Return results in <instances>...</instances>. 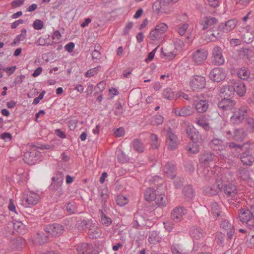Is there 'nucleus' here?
Returning a JSON list of instances; mask_svg holds the SVG:
<instances>
[{"mask_svg":"<svg viewBox=\"0 0 254 254\" xmlns=\"http://www.w3.org/2000/svg\"><path fill=\"white\" fill-rule=\"evenodd\" d=\"M238 21L235 19H230L225 23H221L219 28L221 29L223 32H229L233 30L237 24Z\"/></svg>","mask_w":254,"mask_h":254,"instance_id":"20","label":"nucleus"},{"mask_svg":"<svg viewBox=\"0 0 254 254\" xmlns=\"http://www.w3.org/2000/svg\"><path fill=\"white\" fill-rule=\"evenodd\" d=\"M221 93L224 94V98L231 97L234 94V89L230 85L225 86L221 89Z\"/></svg>","mask_w":254,"mask_h":254,"instance_id":"42","label":"nucleus"},{"mask_svg":"<svg viewBox=\"0 0 254 254\" xmlns=\"http://www.w3.org/2000/svg\"><path fill=\"white\" fill-rule=\"evenodd\" d=\"M16 69V66L15 65L5 67L1 64H0V70L6 72L7 74L9 76L13 74Z\"/></svg>","mask_w":254,"mask_h":254,"instance_id":"52","label":"nucleus"},{"mask_svg":"<svg viewBox=\"0 0 254 254\" xmlns=\"http://www.w3.org/2000/svg\"><path fill=\"white\" fill-rule=\"evenodd\" d=\"M160 237L156 231H152L149 234L148 241L150 243L155 244L159 241Z\"/></svg>","mask_w":254,"mask_h":254,"instance_id":"48","label":"nucleus"},{"mask_svg":"<svg viewBox=\"0 0 254 254\" xmlns=\"http://www.w3.org/2000/svg\"><path fill=\"white\" fill-rule=\"evenodd\" d=\"M233 113V115L230 118V122L234 125L241 124L248 117V111L245 106L240 107Z\"/></svg>","mask_w":254,"mask_h":254,"instance_id":"5","label":"nucleus"},{"mask_svg":"<svg viewBox=\"0 0 254 254\" xmlns=\"http://www.w3.org/2000/svg\"><path fill=\"white\" fill-rule=\"evenodd\" d=\"M186 133L190 139L194 142H197L201 139L200 133L192 126H189L186 128Z\"/></svg>","mask_w":254,"mask_h":254,"instance_id":"18","label":"nucleus"},{"mask_svg":"<svg viewBox=\"0 0 254 254\" xmlns=\"http://www.w3.org/2000/svg\"><path fill=\"white\" fill-rule=\"evenodd\" d=\"M39 158L40 153L36 150H33L25 153L23 160L29 165H33Z\"/></svg>","mask_w":254,"mask_h":254,"instance_id":"15","label":"nucleus"},{"mask_svg":"<svg viewBox=\"0 0 254 254\" xmlns=\"http://www.w3.org/2000/svg\"><path fill=\"white\" fill-rule=\"evenodd\" d=\"M246 151L240 155V160L244 165L251 166L254 163V155L251 152L254 150V141L250 140L244 144Z\"/></svg>","mask_w":254,"mask_h":254,"instance_id":"2","label":"nucleus"},{"mask_svg":"<svg viewBox=\"0 0 254 254\" xmlns=\"http://www.w3.org/2000/svg\"><path fill=\"white\" fill-rule=\"evenodd\" d=\"M45 231L48 234L56 237L61 235L63 233L64 229L62 225L55 223L46 226Z\"/></svg>","mask_w":254,"mask_h":254,"instance_id":"10","label":"nucleus"},{"mask_svg":"<svg viewBox=\"0 0 254 254\" xmlns=\"http://www.w3.org/2000/svg\"><path fill=\"white\" fill-rule=\"evenodd\" d=\"M64 175L61 173H56L52 178V182L49 188L52 191L58 190L62 186L64 181Z\"/></svg>","mask_w":254,"mask_h":254,"instance_id":"11","label":"nucleus"},{"mask_svg":"<svg viewBox=\"0 0 254 254\" xmlns=\"http://www.w3.org/2000/svg\"><path fill=\"white\" fill-rule=\"evenodd\" d=\"M116 202L118 205L124 206L128 203V199L123 195H119L117 197Z\"/></svg>","mask_w":254,"mask_h":254,"instance_id":"50","label":"nucleus"},{"mask_svg":"<svg viewBox=\"0 0 254 254\" xmlns=\"http://www.w3.org/2000/svg\"><path fill=\"white\" fill-rule=\"evenodd\" d=\"M163 224L165 230L169 232H171L173 230L174 227V224L173 222L169 221L164 222Z\"/></svg>","mask_w":254,"mask_h":254,"instance_id":"63","label":"nucleus"},{"mask_svg":"<svg viewBox=\"0 0 254 254\" xmlns=\"http://www.w3.org/2000/svg\"><path fill=\"white\" fill-rule=\"evenodd\" d=\"M100 66H98L95 68H91L87 71L85 74V76L87 77H91L97 74L99 71V69Z\"/></svg>","mask_w":254,"mask_h":254,"instance_id":"57","label":"nucleus"},{"mask_svg":"<svg viewBox=\"0 0 254 254\" xmlns=\"http://www.w3.org/2000/svg\"><path fill=\"white\" fill-rule=\"evenodd\" d=\"M155 203L160 206L164 207L166 206V201L164 196L160 194H157L154 200Z\"/></svg>","mask_w":254,"mask_h":254,"instance_id":"49","label":"nucleus"},{"mask_svg":"<svg viewBox=\"0 0 254 254\" xmlns=\"http://www.w3.org/2000/svg\"><path fill=\"white\" fill-rule=\"evenodd\" d=\"M236 105V102L231 98H224L218 104L219 109L223 111H228L233 109Z\"/></svg>","mask_w":254,"mask_h":254,"instance_id":"17","label":"nucleus"},{"mask_svg":"<svg viewBox=\"0 0 254 254\" xmlns=\"http://www.w3.org/2000/svg\"><path fill=\"white\" fill-rule=\"evenodd\" d=\"M217 22V19L215 17L206 16L200 20L199 23L202 26V30H206L214 28Z\"/></svg>","mask_w":254,"mask_h":254,"instance_id":"13","label":"nucleus"},{"mask_svg":"<svg viewBox=\"0 0 254 254\" xmlns=\"http://www.w3.org/2000/svg\"><path fill=\"white\" fill-rule=\"evenodd\" d=\"M88 221L87 220H80L77 221L76 225L78 228H81L82 229H86V224Z\"/></svg>","mask_w":254,"mask_h":254,"instance_id":"64","label":"nucleus"},{"mask_svg":"<svg viewBox=\"0 0 254 254\" xmlns=\"http://www.w3.org/2000/svg\"><path fill=\"white\" fill-rule=\"evenodd\" d=\"M189 27V24L187 23L183 24L182 25H179L178 32L180 35L183 36Z\"/></svg>","mask_w":254,"mask_h":254,"instance_id":"61","label":"nucleus"},{"mask_svg":"<svg viewBox=\"0 0 254 254\" xmlns=\"http://www.w3.org/2000/svg\"><path fill=\"white\" fill-rule=\"evenodd\" d=\"M100 195L102 204L101 209H104V211H106L107 210L106 202L108 199V190L106 189L101 190L100 191Z\"/></svg>","mask_w":254,"mask_h":254,"instance_id":"34","label":"nucleus"},{"mask_svg":"<svg viewBox=\"0 0 254 254\" xmlns=\"http://www.w3.org/2000/svg\"><path fill=\"white\" fill-rule=\"evenodd\" d=\"M163 117L160 115H156L152 118V123L154 125L162 124L163 122Z\"/></svg>","mask_w":254,"mask_h":254,"instance_id":"59","label":"nucleus"},{"mask_svg":"<svg viewBox=\"0 0 254 254\" xmlns=\"http://www.w3.org/2000/svg\"><path fill=\"white\" fill-rule=\"evenodd\" d=\"M215 160V156L210 152L203 153L200 155L199 158L200 163L204 165L209 164Z\"/></svg>","mask_w":254,"mask_h":254,"instance_id":"26","label":"nucleus"},{"mask_svg":"<svg viewBox=\"0 0 254 254\" xmlns=\"http://www.w3.org/2000/svg\"><path fill=\"white\" fill-rule=\"evenodd\" d=\"M220 225L221 228L227 231L228 239L229 240H231L235 233V230L233 226L227 220L223 218Z\"/></svg>","mask_w":254,"mask_h":254,"instance_id":"19","label":"nucleus"},{"mask_svg":"<svg viewBox=\"0 0 254 254\" xmlns=\"http://www.w3.org/2000/svg\"><path fill=\"white\" fill-rule=\"evenodd\" d=\"M211 80L215 82H220L226 77V73L223 69L220 67H216L213 69L209 75Z\"/></svg>","mask_w":254,"mask_h":254,"instance_id":"12","label":"nucleus"},{"mask_svg":"<svg viewBox=\"0 0 254 254\" xmlns=\"http://www.w3.org/2000/svg\"><path fill=\"white\" fill-rule=\"evenodd\" d=\"M174 111L177 116L181 117L190 116L192 114L191 108L190 106H185L182 108H176L174 109Z\"/></svg>","mask_w":254,"mask_h":254,"instance_id":"28","label":"nucleus"},{"mask_svg":"<svg viewBox=\"0 0 254 254\" xmlns=\"http://www.w3.org/2000/svg\"><path fill=\"white\" fill-rule=\"evenodd\" d=\"M253 216L249 209L243 208L239 210V218L242 223H245L251 230L250 234L252 238L250 241L252 244H254V217Z\"/></svg>","mask_w":254,"mask_h":254,"instance_id":"1","label":"nucleus"},{"mask_svg":"<svg viewBox=\"0 0 254 254\" xmlns=\"http://www.w3.org/2000/svg\"><path fill=\"white\" fill-rule=\"evenodd\" d=\"M172 0H157L153 4V9L156 12L169 13L172 10Z\"/></svg>","mask_w":254,"mask_h":254,"instance_id":"4","label":"nucleus"},{"mask_svg":"<svg viewBox=\"0 0 254 254\" xmlns=\"http://www.w3.org/2000/svg\"><path fill=\"white\" fill-rule=\"evenodd\" d=\"M237 75L241 79L247 80L250 77V71L248 68L243 67L238 69Z\"/></svg>","mask_w":254,"mask_h":254,"instance_id":"39","label":"nucleus"},{"mask_svg":"<svg viewBox=\"0 0 254 254\" xmlns=\"http://www.w3.org/2000/svg\"><path fill=\"white\" fill-rule=\"evenodd\" d=\"M212 63L216 65H221L224 63V58L222 54V50L218 46L214 47L212 51Z\"/></svg>","mask_w":254,"mask_h":254,"instance_id":"16","label":"nucleus"},{"mask_svg":"<svg viewBox=\"0 0 254 254\" xmlns=\"http://www.w3.org/2000/svg\"><path fill=\"white\" fill-rule=\"evenodd\" d=\"M199 174L207 180H209L214 176L213 171L207 167L203 168L202 170L200 169L199 170Z\"/></svg>","mask_w":254,"mask_h":254,"instance_id":"40","label":"nucleus"},{"mask_svg":"<svg viewBox=\"0 0 254 254\" xmlns=\"http://www.w3.org/2000/svg\"><path fill=\"white\" fill-rule=\"evenodd\" d=\"M27 30L25 28H23L21 30V33L15 37L13 43L14 44H18L21 41L24 40L26 37Z\"/></svg>","mask_w":254,"mask_h":254,"instance_id":"43","label":"nucleus"},{"mask_svg":"<svg viewBox=\"0 0 254 254\" xmlns=\"http://www.w3.org/2000/svg\"><path fill=\"white\" fill-rule=\"evenodd\" d=\"M162 95L164 98L168 100H172L173 99L174 94L172 89L170 88H166L163 91Z\"/></svg>","mask_w":254,"mask_h":254,"instance_id":"53","label":"nucleus"},{"mask_svg":"<svg viewBox=\"0 0 254 254\" xmlns=\"http://www.w3.org/2000/svg\"><path fill=\"white\" fill-rule=\"evenodd\" d=\"M156 195L154 189L148 188L145 191L144 197L148 201H154Z\"/></svg>","mask_w":254,"mask_h":254,"instance_id":"38","label":"nucleus"},{"mask_svg":"<svg viewBox=\"0 0 254 254\" xmlns=\"http://www.w3.org/2000/svg\"><path fill=\"white\" fill-rule=\"evenodd\" d=\"M117 156L118 161L122 163H126L128 160V157L121 149L117 151Z\"/></svg>","mask_w":254,"mask_h":254,"instance_id":"45","label":"nucleus"},{"mask_svg":"<svg viewBox=\"0 0 254 254\" xmlns=\"http://www.w3.org/2000/svg\"><path fill=\"white\" fill-rule=\"evenodd\" d=\"M99 212L100 215L101 223L105 226H110L112 223V220L111 218L106 215V211H104V209H99Z\"/></svg>","mask_w":254,"mask_h":254,"instance_id":"30","label":"nucleus"},{"mask_svg":"<svg viewBox=\"0 0 254 254\" xmlns=\"http://www.w3.org/2000/svg\"><path fill=\"white\" fill-rule=\"evenodd\" d=\"M246 135L247 134L244 129L242 128H237L235 130L233 139L237 141H241L245 138Z\"/></svg>","mask_w":254,"mask_h":254,"instance_id":"36","label":"nucleus"},{"mask_svg":"<svg viewBox=\"0 0 254 254\" xmlns=\"http://www.w3.org/2000/svg\"><path fill=\"white\" fill-rule=\"evenodd\" d=\"M49 238L47 235L44 233H39L37 234L36 241L40 244H43L48 241Z\"/></svg>","mask_w":254,"mask_h":254,"instance_id":"46","label":"nucleus"},{"mask_svg":"<svg viewBox=\"0 0 254 254\" xmlns=\"http://www.w3.org/2000/svg\"><path fill=\"white\" fill-rule=\"evenodd\" d=\"M176 167L172 162H168L164 168V174L171 179L174 178L176 176Z\"/></svg>","mask_w":254,"mask_h":254,"instance_id":"22","label":"nucleus"},{"mask_svg":"<svg viewBox=\"0 0 254 254\" xmlns=\"http://www.w3.org/2000/svg\"><path fill=\"white\" fill-rule=\"evenodd\" d=\"M189 85L192 91L199 92L205 87V78L198 75L193 76L190 79Z\"/></svg>","mask_w":254,"mask_h":254,"instance_id":"7","label":"nucleus"},{"mask_svg":"<svg viewBox=\"0 0 254 254\" xmlns=\"http://www.w3.org/2000/svg\"><path fill=\"white\" fill-rule=\"evenodd\" d=\"M171 250L172 254H184L182 252L180 246L177 244H173L172 245Z\"/></svg>","mask_w":254,"mask_h":254,"instance_id":"60","label":"nucleus"},{"mask_svg":"<svg viewBox=\"0 0 254 254\" xmlns=\"http://www.w3.org/2000/svg\"><path fill=\"white\" fill-rule=\"evenodd\" d=\"M184 166L186 171L190 173H192L194 171V164L190 161H186L184 163Z\"/></svg>","mask_w":254,"mask_h":254,"instance_id":"55","label":"nucleus"},{"mask_svg":"<svg viewBox=\"0 0 254 254\" xmlns=\"http://www.w3.org/2000/svg\"><path fill=\"white\" fill-rule=\"evenodd\" d=\"M88 235L90 238L97 239L101 236L102 231L97 225L92 229H91V231L88 232Z\"/></svg>","mask_w":254,"mask_h":254,"instance_id":"41","label":"nucleus"},{"mask_svg":"<svg viewBox=\"0 0 254 254\" xmlns=\"http://www.w3.org/2000/svg\"><path fill=\"white\" fill-rule=\"evenodd\" d=\"M241 35L246 43H250L253 41L254 36L252 32H248L246 33H241Z\"/></svg>","mask_w":254,"mask_h":254,"instance_id":"56","label":"nucleus"},{"mask_svg":"<svg viewBox=\"0 0 254 254\" xmlns=\"http://www.w3.org/2000/svg\"><path fill=\"white\" fill-rule=\"evenodd\" d=\"M227 143L222 139L219 138L213 139L210 143V146L213 149L216 150L224 151L227 145Z\"/></svg>","mask_w":254,"mask_h":254,"instance_id":"21","label":"nucleus"},{"mask_svg":"<svg viewBox=\"0 0 254 254\" xmlns=\"http://www.w3.org/2000/svg\"><path fill=\"white\" fill-rule=\"evenodd\" d=\"M183 192L185 199L190 200L194 198V193L191 186H187L184 188Z\"/></svg>","mask_w":254,"mask_h":254,"instance_id":"35","label":"nucleus"},{"mask_svg":"<svg viewBox=\"0 0 254 254\" xmlns=\"http://www.w3.org/2000/svg\"><path fill=\"white\" fill-rule=\"evenodd\" d=\"M44 26V22L40 19H36L33 23V27L35 30H41Z\"/></svg>","mask_w":254,"mask_h":254,"instance_id":"62","label":"nucleus"},{"mask_svg":"<svg viewBox=\"0 0 254 254\" xmlns=\"http://www.w3.org/2000/svg\"><path fill=\"white\" fill-rule=\"evenodd\" d=\"M151 146L154 149H157L159 146V142L157 135L155 134H151L150 136Z\"/></svg>","mask_w":254,"mask_h":254,"instance_id":"51","label":"nucleus"},{"mask_svg":"<svg viewBox=\"0 0 254 254\" xmlns=\"http://www.w3.org/2000/svg\"><path fill=\"white\" fill-rule=\"evenodd\" d=\"M208 54V51L205 49H198L192 54V61L196 64L201 65L207 59Z\"/></svg>","mask_w":254,"mask_h":254,"instance_id":"8","label":"nucleus"},{"mask_svg":"<svg viewBox=\"0 0 254 254\" xmlns=\"http://www.w3.org/2000/svg\"><path fill=\"white\" fill-rule=\"evenodd\" d=\"M101 47L99 44L95 46V49L92 53V57L93 60H99L101 58V54L99 51Z\"/></svg>","mask_w":254,"mask_h":254,"instance_id":"54","label":"nucleus"},{"mask_svg":"<svg viewBox=\"0 0 254 254\" xmlns=\"http://www.w3.org/2000/svg\"><path fill=\"white\" fill-rule=\"evenodd\" d=\"M237 175L243 180H247L249 178V172L245 168L240 169L237 173Z\"/></svg>","mask_w":254,"mask_h":254,"instance_id":"47","label":"nucleus"},{"mask_svg":"<svg viewBox=\"0 0 254 254\" xmlns=\"http://www.w3.org/2000/svg\"><path fill=\"white\" fill-rule=\"evenodd\" d=\"M196 111L198 113H203L205 112L209 107L208 102L205 100H202L198 101L195 105Z\"/></svg>","mask_w":254,"mask_h":254,"instance_id":"32","label":"nucleus"},{"mask_svg":"<svg viewBox=\"0 0 254 254\" xmlns=\"http://www.w3.org/2000/svg\"><path fill=\"white\" fill-rule=\"evenodd\" d=\"M66 209L69 214L79 213L76 204L74 202H69L66 206Z\"/></svg>","mask_w":254,"mask_h":254,"instance_id":"44","label":"nucleus"},{"mask_svg":"<svg viewBox=\"0 0 254 254\" xmlns=\"http://www.w3.org/2000/svg\"><path fill=\"white\" fill-rule=\"evenodd\" d=\"M167 30V25L164 23H160L150 32L149 37L152 41L159 40L162 38Z\"/></svg>","mask_w":254,"mask_h":254,"instance_id":"6","label":"nucleus"},{"mask_svg":"<svg viewBox=\"0 0 254 254\" xmlns=\"http://www.w3.org/2000/svg\"><path fill=\"white\" fill-rule=\"evenodd\" d=\"M178 137L172 132L171 129L169 128L167 131L166 134V145L168 149L173 150L178 146Z\"/></svg>","mask_w":254,"mask_h":254,"instance_id":"9","label":"nucleus"},{"mask_svg":"<svg viewBox=\"0 0 254 254\" xmlns=\"http://www.w3.org/2000/svg\"><path fill=\"white\" fill-rule=\"evenodd\" d=\"M190 235L193 240H199L203 236V231L199 227L193 226L190 229Z\"/></svg>","mask_w":254,"mask_h":254,"instance_id":"29","label":"nucleus"},{"mask_svg":"<svg viewBox=\"0 0 254 254\" xmlns=\"http://www.w3.org/2000/svg\"><path fill=\"white\" fill-rule=\"evenodd\" d=\"M195 123L199 127H201L206 131L209 130L210 128L207 119L203 115H198L195 119Z\"/></svg>","mask_w":254,"mask_h":254,"instance_id":"23","label":"nucleus"},{"mask_svg":"<svg viewBox=\"0 0 254 254\" xmlns=\"http://www.w3.org/2000/svg\"><path fill=\"white\" fill-rule=\"evenodd\" d=\"M224 192L227 196L234 197L237 195L238 190L235 185L227 184L224 185Z\"/></svg>","mask_w":254,"mask_h":254,"instance_id":"25","label":"nucleus"},{"mask_svg":"<svg viewBox=\"0 0 254 254\" xmlns=\"http://www.w3.org/2000/svg\"><path fill=\"white\" fill-rule=\"evenodd\" d=\"M131 144L133 149L138 153H142L144 151V145L138 139H134L132 141Z\"/></svg>","mask_w":254,"mask_h":254,"instance_id":"37","label":"nucleus"},{"mask_svg":"<svg viewBox=\"0 0 254 254\" xmlns=\"http://www.w3.org/2000/svg\"><path fill=\"white\" fill-rule=\"evenodd\" d=\"M233 88L234 89V92H236L240 96H244L246 93V89L245 85L241 81L234 82Z\"/></svg>","mask_w":254,"mask_h":254,"instance_id":"27","label":"nucleus"},{"mask_svg":"<svg viewBox=\"0 0 254 254\" xmlns=\"http://www.w3.org/2000/svg\"><path fill=\"white\" fill-rule=\"evenodd\" d=\"M77 251L79 254H96L95 252L90 251L88 243L81 244L77 247Z\"/></svg>","mask_w":254,"mask_h":254,"instance_id":"33","label":"nucleus"},{"mask_svg":"<svg viewBox=\"0 0 254 254\" xmlns=\"http://www.w3.org/2000/svg\"><path fill=\"white\" fill-rule=\"evenodd\" d=\"M39 199L40 196L37 193L30 191L22 195L20 204L24 207H31L37 204Z\"/></svg>","mask_w":254,"mask_h":254,"instance_id":"3","label":"nucleus"},{"mask_svg":"<svg viewBox=\"0 0 254 254\" xmlns=\"http://www.w3.org/2000/svg\"><path fill=\"white\" fill-rule=\"evenodd\" d=\"M211 211L212 214L216 217H223L224 213L221 210V207L216 202H213L211 204Z\"/></svg>","mask_w":254,"mask_h":254,"instance_id":"31","label":"nucleus"},{"mask_svg":"<svg viewBox=\"0 0 254 254\" xmlns=\"http://www.w3.org/2000/svg\"><path fill=\"white\" fill-rule=\"evenodd\" d=\"M252 53L251 50L249 48H242L239 52L240 55L243 59H247Z\"/></svg>","mask_w":254,"mask_h":254,"instance_id":"58","label":"nucleus"},{"mask_svg":"<svg viewBox=\"0 0 254 254\" xmlns=\"http://www.w3.org/2000/svg\"><path fill=\"white\" fill-rule=\"evenodd\" d=\"M186 214V211L184 207L178 206L172 210L171 218L173 221L179 222L183 219V217Z\"/></svg>","mask_w":254,"mask_h":254,"instance_id":"14","label":"nucleus"},{"mask_svg":"<svg viewBox=\"0 0 254 254\" xmlns=\"http://www.w3.org/2000/svg\"><path fill=\"white\" fill-rule=\"evenodd\" d=\"M223 187V185L222 183L217 179L216 180V183L213 187L208 188L206 192L211 195H215L222 190Z\"/></svg>","mask_w":254,"mask_h":254,"instance_id":"24","label":"nucleus"}]
</instances>
